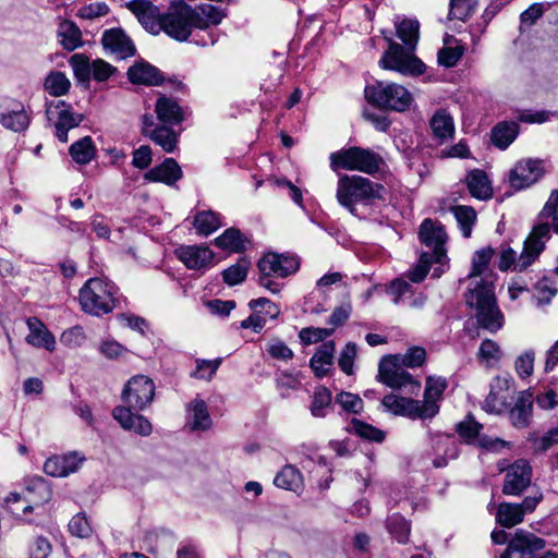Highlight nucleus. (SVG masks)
Instances as JSON below:
<instances>
[{
    "instance_id": "nucleus-1",
    "label": "nucleus",
    "mask_w": 558,
    "mask_h": 558,
    "mask_svg": "<svg viewBox=\"0 0 558 558\" xmlns=\"http://www.w3.org/2000/svg\"><path fill=\"white\" fill-rule=\"evenodd\" d=\"M493 255L494 250L489 246L474 253L468 276L470 284L465 293V302L475 310L478 326L496 333L504 326V315L496 301L495 275L488 270Z\"/></svg>"
},
{
    "instance_id": "nucleus-2",
    "label": "nucleus",
    "mask_w": 558,
    "mask_h": 558,
    "mask_svg": "<svg viewBox=\"0 0 558 558\" xmlns=\"http://www.w3.org/2000/svg\"><path fill=\"white\" fill-rule=\"evenodd\" d=\"M155 396L154 381L144 375H136L128 380L122 391V400L126 404L113 409L112 415L125 430L141 436H149L153 432L151 423L143 415L132 410L143 411L148 407Z\"/></svg>"
},
{
    "instance_id": "nucleus-3",
    "label": "nucleus",
    "mask_w": 558,
    "mask_h": 558,
    "mask_svg": "<svg viewBox=\"0 0 558 558\" xmlns=\"http://www.w3.org/2000/svg\"><path fill=\"white\" fill-rule=\"evenodd\" d=\"M384 192L380 183L356 174H344L338 181L336 197L341 206L357 215V205H372L383 198Z\"/></svg>"
},
{
    "instance_id": "nucleus-4",
    "label": "nucleus",
    "mask_w": 558,
    "mask_h": 558,
    "mask_svg": "<svg viewBox=\"0 0 558 558\" xmlns=\"http://www.w3.org/2000/svg\"><path fill=\"white\" fill-rule=\"evenodd\" d=\"M550 239V229L546 223L534 226L524 241L523 250L518 256L511 247H505L499 255L498 268L501 271L512 269L523 271L530 267L545 248V243Z\"/></svg>"
},
{
    "instance_id": "nucleus-5",
    "label": "nucleus",
    "mask_w": 558,
    "mask_h": 558,
    "mask_svg": "<svg viewBox=\"0 0 558 558\" xmlns=\"http://www.w3.org/2000/svg\"><path fill=\"white\" fill-rule=\"evenodd\" d=\"M117 287L113 282L90 278L80 289V304L85 313L101 316L112 312L117 305Z\"/></svg>"
},
{
    "instance_id": "nucleus-6",
    "label": "nucleus",
    "mask_w": 558,
    "mask_h": 558,
    "mask_svg": "<svg viewBox=\"0 0 558 558\" xmlns=\"http://www.w3.org/2000/svg\"><path fill=\"white\" fill-rule=\"evenodd\" d=\"M383 158L371 149L350 147L330 155V166L333 170L345 169L361 171L367 174L377 172Z\"/></svg>"
},
{
    "instance_id": "nucleus-7",
    "label": "nucleus",
    "mask_w": 558,
    "mask_h": 558,
    "mask_svg": "<svg viewBox=\"0 0 558 558\" xmlns=\"http://www.w3.org/2000/svg\"><path fill=\"white\" fill-rule=\"evenodd\" d=\"M365 97L368 102L379 108L403 112L410 108L413 98L409 90L396 83L377 82L365 87Z\"/></svg>"
},
{
    "instance_id": "nucleus-8",
    "label": "nucleus",
    "mask_w": 558,
    "mask_h": 558,
    "mask_svg": "<svg viewBox=\"0 0 558 558\" xmlns=\"http://www.w3.org/2000/svg\"><path fill=\"white\" fill-rule=\"evenodd\" d=\"M51 497L52 492L49 484L44 478L37 477L29 482L23 496L17 493H11L7 497L5 502L13 514L21 515L43 507Z\"/></svg>"
},
{
    "instance_id": "nucleus-9",
    "label": "nucleus",
    "mask_w": 558,
    "mask_h": 558,
    "mask_svg": "<svg viewBox=\"0 0 558 558\" xmlns=\"http://www.w3.org/2000/svg\"><path fill=\"white\" fill-rule=\"evenodd\" d=\"M161 32L178 41H186L192 34L190 5L185 2H174L162 13Z\"/></svg>"
},
{
    "instance_id": "nucleus-10",
    "label": "nucleus",
    "mask_w": 558,
    "mask_h": 558,
    "mask_svg": "<svg viewBox=\"0 0 558 558\" xmlns=\"http://www.w3.org/2000/svg\"><path fill=\"white\" fill-rule=\"evenodd\" d=\"M378 379L393 389L408 388L410 393H416L421 387L420 383L404 371L398 359L393 356L381 359L378 365Z\"/></svg>"
},
{
    "instance_id": "nucleus-11",
    "label": "nucleus",
    "mask_w": 558,
    "mask_h": 558,
    "mask_svg": "<svg viewBox=\"0 0 558 558\" xmlns=\"http://www.w3.org/2000/svg\"><path fill=\"white\" fill-rule=\"evenodd\" d=\"M545 547V541L532 533L519 530L509 542L507 550L500 558H556L551 551L539 556L537 553Z\"/></svg>"
},
{
    "instance_id": "nucleus-12",
    "label": "nucleus",
    "mask_w": 558,
    "mask_h": 558,
    "mask_svg": "<svg viewBox=\"0 0 558 558\" xmlns=\"http://www.w3.org/2000/svg\"><path fill=\"white\" fill-rule=\"evenodd\" d=\"M379 64L383 69L402 74H421L424 71V64L420 59L393 41H390L389 49L379 60Z\"/></svg>"
},
{
    "instance_id": "nucleus-13",
    "label": "nucleus",
    "mask_w": 558,
    "mask_h": 558,
    "mask_svg": "<svg viewBox=\"0 0 558 558\" xmlns=\"http://www.w3.org/2000/svg\"><path fill=\"white\" fill-rule=\"evenodd\" d=\"M545 172V160L537 158L522 159L510 170L509 183L514 190H523L536 183Z\"/></svg>"
},
{
    "instance_id": "nucleus-14",
    "label": "nucleus",
    "mask_w": 558,
    "mask_h": 558,
    "mask_svg": "<svg viewBox=\"0 0 558 558\" xmlns=\"http://www.w3.org/2000/svg\"><path fill=\"white\" fill-rule=\"evenodd\" d=\"M0 124L13 132H23L31 124V114L25 105L16 98H0Z\"/></svg>"
},
{
    "instance_id": "nucleus-15",
    "label": "nucleus",
    "mask_w": 558,
    "mask_h": 558,
    "mask_svg": "<svg viewBox=\"0 0 558 558\" xmlns=\"http://www.w3.org/2000/svg\"><path fill=\"white\" fill-rule=\"evenodd\" d=\"M46 114L49 120L56 119V136L62 143L68 142V132L83 121V116L73 112L71 105L63 100L48 104Z\"/></svg>"
},
{
    "instance_id": "nucleus-16",
    "label": "nucleus",
    "mask_w": 558,
    "mask_h": 558,
    "mask_svg": "<svg viewBox=\"0 0 558 558\" xmlns=\"http://www.w3.org/2000/svg\"><path fill=\"white\" fill-rule=\"evenodd\" d=\"M513 392V379L509 375L496 376L492 380L490 391L483 403V409L492 414L505 412L512 399Z\"/></svg>"
},
{
    "instance_id": "nucleus-17",
    "label": "nucleus",
    "mask_w": 558,
    "mask_h": 558,
    "mask_svg": "<svg viewBox=\"0 0 558 558\" xmlns=\"http://www.w3.org/2000/svg\"><path fill=\"white\" fill-rule=\"evenodd\" d=\"M447 388V381L442 377L428 376L425 383L423 400H418L422 420L435 417L440 409V401Z\"/></svg>"
},
{
    "instance_id": "nucleus-18",
    "label": "nucleus",
    "mask_w": 558,
    "mask_h": 558,
    "mask_svg": "<svg viewBox=\"0 0 558 558\" xmlns=\"http://www.w3.org/2000/svg\"><path fill=\"white\" fill-rule=\"evenodd\" d=\"M447 234L441 225L425 219L420 227V240L426 246L432 248L430 256L434 257L436 264H442V259L446 257V250L444 244L446 242Z\"/></svg>"
},
{
    "instance_id": "nucleus-19",
    "label": "nucleus",
    "mask_w": 558,
    "mask_h": 558,
    "mask_svg": "<svg viewBox=\"0 0 558 558\" xmlns=\"http://www.w3.org/2000/svg\"><path fill=\"white\" fill-rule=\"evenodd\" d=\"M531 480V465L525 460H518L506 471L502 493L505 495L518 496L529 487Z\"/></svg>"
},
{
    "instance_id": "nucleus-20",
    "label": "nucleus",
    "mask_w": 558,
    "mask_h": 558,
    "mask_svg": "<svg viewBox=\"0 0 558 558\" xmlns=\"http://www.w3.org/2000/svg\"><path fill=\"white\" fill-rule=\"evenodd\" d=\"M483 425L476 422L472 416L465 417L457 424L456 430L459 436L468 444H476L482 448L488 450H497L506 445V442L498 438H489L481 435Z\"/></svg>"
},
{
    "instance_id": "nucleus-21",
    "label": "nucleus",
    "mask_w": 558,
    "mask_h": 558,
    "mask_svg": "<svg viewBox=\"0 0 558 558\" xmlns=\"http://www.w3.org/2000/svg\"><path fill=\"white\" fill-rule=\"evenodd\" d=\"M175 255L189 269L205 270L215 265V254L205 245H182Z\"/></svg>"
},
{
    "instance_id": "nucleus-22",
    "label": "nucleus",
    "mask_w": 558,
    "mask_h": 558,
    "mask_svg": "<svg viewBox=\"0 0 558 558\" xmlns=\"http://www.w3.org/2000/svg\"><path fill=\"white\" fill-rule=\"evenodd\" d=\"M126 8L136 16L142 26L150 34L157 35L161 32L162 13L158 8L147 0H132Z\"/></svg>"
},
{
    "instance_id": "nucleus-23",
    "label": "nucleus",
    "mask_w": 558,
    "mask_h": 558,
    "mask_svg": "<svg viewBox=\"0 0 558 558\" xmlns=\"http://www.w3.org/2000/svg\"><path fill=\"white\" fill-rule=\"evenodd\" d=\"M258 269L262 275L284 278L299 269V262L295 257L268 253L259 259Z\"/></svg>"
},
{
    "instance_id": "nucleus-24",
    "label": "nucleus",
    "mask_w": 558,
    "mask_h": 558,
    "mask_svg": "<svg viewBox=\"0 0 558 558\" xmlns=\"http://www.w3.org/2000/svg\"><path fill=\"white\" fill-rule=\"evenodd\" d=\"M106 51L117 59H126L135 54L133 40L121 28H111L104 33L101 38Z\"/></svg>"
},
{
    "instance_id": "nucleus-25",
    "label": "nucleus",
    "mask_w": 558,
    "mask_h": 558,
    "mask_svg": "<svg viewBox=\"0 0 558 558\" xmlns=\"http://www.w3.org/2000/svg\"><path fill=\"white\" fill-rule=\"evenodd\" d=\"M84 460L85 458L77 452L54 456L46 460L44 471L47 475L53 477H65L76 472Z\"/></svg>"
},
{
    "instance_id": "nucleus-26",
    "label": "nucleus",
    "mask_w": 558,
    "mask_h": 558,
    "mask_svg": "<svg viewBox=\"0 0 558 558\" xmlns=\"http://www.w3.org/2000/svg\"><path fill=\"white\" fill-rule=\"evenodd\" d=\"M190 14L192 27L198 29L217 26L227 16L226 10L209 3H202L196 7L190 5Z\"/></svg>"
},
{
    "instance_id": "nucleus-27",
    "label": "nucleus",
    "mask_w": 558,
    "mask_h": 558,
    "mask_svg": "<svg viewBox=\"0 0 558 558\" xmlns=\"http://www.w3.org/2000/svg\"><path fill=\"white\" fill-rule=\"evenodd\" d=\"M381 405L386 411L395 415L407 416L411 420H422L418 400L390 393L383 398Z\"/></svg>"
},
{
    "instance_id": "nucleus-28",
    "label": "nucleus",
    "mask_w": 558,
    "mask_h": 558,
    "mask_svg": "<svg viewBox=\"0 0 558 558\" xmlns=\"http://www.w3.org/2000/svg\"><path fill=\"white\" fill-rule=\"evenodd\" d=\"M26 324L29 330L26 336L28 344L38 349H46L49 352L54 351L56 338L39 318L29 317Z\"/></svg>"
},
{
    "instance_id": "nucleus-29",
    "label": "nucleus",
    "mask_w": 558,
    "mask_h": 558,
    "mask_svg": "<svg viewBox=\"0 0 558 558\" xmlns=\"http://www.w3.org/2000/svg\"><path fill=\"white\" fill-rule=\"evenodd\" d=\"M182 178V170L173 158H166L162 163L151 168L144 174L149 182H161L167 185L175 184Z\"/></svg>"
},
{
    "instance_id": "nucleus-30",
    "label": "nucleus",
    "mask_w": 558,
    "mask_h": 558,
    "mask_svg": "<svg viewBox=\"0 0 558 558\" xmlns=\"http://www.w3.org/2000/svg\"><path fill=\"white\" fill-rule=\"evenodd\" d=\"M186 424L192 430H207L211 426V418L207 404L202 399H194L186 405Z\"/></svg>"
},
{
    "instance_id": "nucleus-31",
    "label": "nucleus",
    "mask_w": 558,
    "mask_h": 558,
    "mask_svg": "<svg viewBox=\"0 0 558 558\" xmlns=\"http://www.w3.org/2000/svg\"><path fill=\"white\" fill-rule=\"evenodd\" d=\"M336 351L333 341H326L319 345L310 361V366L317 377H324L333 365Z\"/></svg>"
},
{
    "instance_id": "nucleus-32",
    "label": "nucleus",
    "mask_w": 558,
    "mask_h": 558,
    "mask_svg": "<svg viewBox=\"0 0 558 558\" xmlns=\"http://www.w3.org/2000/svg\"><path fill=\"white\" fill-rule=\"evenodd\" d=\"M128 77L133 84L159 85L162 75L159 70L146 62H138L128 70Z\"/></svg>"
},
{
    "instance_id": "nucleus-33",
    "label": "nucleus",
    "mask_w": 558,
    "mask_h": 558,
    "mask_svg": "<svg viewBox=\"0 0 558 558\" xmlns=\"http://www.w3.org/2000/svg\"><path fill=\"white\" fill-rule=\"evenodd\" d=\"M274 484L278 488L301 494L304 489L303 475L299 469L288 464L284 465L275 476Z\"/></svg>"
},
{
    "instance_id": "nucleus-34",
    "label": "nucleus",
    "mask_w": 558,
    "mask_h": 558,
    "mask_svg": "<svg viewBox=\"0 0 558 558\" xmlns=\"http://www.w3.org/2000/svg\"><path fill=\"white\" fill-rule=\"evenodd\" d=\"M60 45L68 51H73L83 46L82 32L72 21L63 20L57 31Z\"/></svg>"
},
{
    "instance_id": "nucleus-35",
    "label": "nucleus",
    "mask_w": 558,
    "mask_h": 558,
    "mask_svg": "<svg viewBox=\"0 0 558 558\" xmlns=\"http://www.w3.org/2000/svg\"><path fill=\"white\" fill-rule=\"evenodd\" d=\"M430 129L433 135L439 144L451 140L454 134V123L452 117L446 110H438L430 119Z\"/></svg>"
},
{
    "instance_id": "nucleus-36",
    "label": "nucleus",
    "mask_w": 558,
    "mask_h": 558,
    "mask_svg": "<svg viewBox=\"0 0 558 558\" xmlns=\"http://www.w3.org/2000/svg\"><path fill=\"white\" fill-rule=\"evenodd\" d=\"M466 184L471 195L478 199H488L493 195V189L487 174L480 169L469 172Z\"/></svg>"
},
{
    "instance_id": "nucleus-37",
    "label": "nucleus",
    "mask_w": 558,
    "mask_h": 558,
    "mask_svg": "<svg viewBox=\"0 0 558 558\" xmlns=\"http://www.w3.org/2000/svg\"><path fill=\"white\" fill-rule=\"evenodd\" d=\"M533 401L530 395L519 396L514 407L510 410L511 424L517 428L529 426L532 420Z\"/></svg>"
},
{
    "instance_id": "nucleus-38",
    "label": "nucleus",
    "mask_w": 558,
    "mask_h": 558,
    "mask_svg": "<svg viewBox=\"0 0 558 558\" xmlns=\"http://www.w3.org/2000/svg\"><path fill=\"white\" fill-rule=\"evenodd\" d=\"M155 112L159 121L169 124H178L183 120L182 109L171 98L161 96L155 105Z\"/></svg>"
},
{
    "instance_id": "nucleus-39",
    "label": "nucleus",
    "mask_w": 558,
    "mask_h": 558,
    "mask_svg": "<svg viewBox=\"0 0 558 558\" xmlns=\"http://www.w3.org/2000/svg\"><path fill=\"white\" fill-rule=\"evenodd\" d=\"M495 515L496 522L506 529L520 524L524 519L519 505L512 502L499 504Z\"/></svg>"
},
{
    "instance_id": "nucleus-40",
    "label": "nucleus",
    "mask_w": 558,
    "mask_h": 558,
    "mask_svg": "<svg viewBox=\"0 0 558 558\" xmlns=\"http://www.w3.org/2000/svg\"><path fill=\"white\" fill-rule=\"evenodd\" d=\"M332 408V393L324 386H319L315 389L312 402L310 405V412L312 416L317 418L326 417Z\"/></svg>"
},
{
    "instance_id": "nucleus-41",
    "label": "nucleus",
    "mask_w": 558,
    "mask_h": 558,
    "mask_svg": "<svg viewBox=\"0 0 558 558\" xmlns=\"http://www.w3.org/2000/svg\"><path fill=\"white\" fill-rule=\"evenodd\" d=\"M246 238L239 229L229 228L222 234L215 239V245L233 253H240L245 250Z\"/></svg>"
},
{
    "instance_id": "nucleus-42",
    "label": "nucleus",
    "mask_w": 558,
    "mask_h": 558,
    "mask_svg": "<svg viewBox=\"0 0 558 558\" xmlns=\"http://www.w3.org/2000/svg\"><path fill=\"white\" fill-rule=\"evenodd\" d=\"M504 356L500 345L492 340L484 339L477 351V360L486 367H496Z\"/></svg>"
},
{
    "instance_id": "nucleus-43",
    "label": "nucleus",
    "mask_w": 558,
    "mask_h": 558,
    "mask_svg": "<svg viewBox=\"0 0 558 558\" xmlns=\"http://www.w3.org/2000/svg\"><path fill=\"white\" fill-rule=\"evenodd\" d=\"M518 135V124L514 122L498 123L492 131V142L500 149H506Z\"/></svg>"
},
{
    "instance_id": "nucleus-44",
    "label": "nucleus",
    "mask_w": 558,
    "mask_h": 558,
    "mask_svg": "<svg viewBox=\"0 0 558 558\" xmlns=\"http://www.w3.org/2000/svg\"><path fill=\"white\" fill-rule=\"evenodd\" d=\"M70 155L72 159L80 165L90 162L96 156V148L93 140L85 136L70 146Z\"/></svg>"
},
{
    "instance_id": "nucleus-45",
    "label": "nucleus",
    "mask_w": 558,
    "mask_h": 558,
    "mask_svg": "<svg viewBox=\"0 0 558 558\" xmlns=\"http://www.w3.org/2000/svg\"><path fill=\"white\" fill-rule=\"evenodd\" d=\"M222 226L219 214L211 210L198 213L194 218V227L198 234L209 235Z\"/></svg>"
},
{
    "instance_id": "nucleus-46",
    "label": "nucleus",
    "mask_w": 558,
    "mask_h": 558,
    "mask_svg": "<svg viewBox=\"0 0 558 558\" xmlns=\"http://www.w3.org/2000/svg\"><path fill=\"white\" fill-rule=\"evenodd\" d=\"M397 36L404 45L413 50L418 41L420 23L416 20L404 19L396 23Z\"/></svg>"
},
{
    "instance_id": "nucleus-47",
    "label": "nucleus",
    "mask_w": 558,
    "mask_h": 558,
    "mask_svg": "<svg viewBox=\"0 0 558 558\" xmlns=\"http://www.w3.org/2000/svg\"><path fill=\"white\" fill-rule=\"evenodd\" d=\"M347 430L357 435L363 439L375 442L384 441L386 436L385 432H383L381 429L357 418H353L350 422L349 426L347 427Z\"/></svg>"
},
{
    "instance_id": "nucleus-48",
    "label": "nucleus",
    "mask_w": 558,
    "mask_h": 558,
    "mask_svg": "<svg viewBox=\"0 0 558 558\" xmlns=\"http://www.w3.org/2000/svg\"><path fill=\"white\" fill-rule=\"evenodd\" d=\"M149 138L166 153L174 151L178 144V134L171 128L165 125L155 128Z\"/></svg>"
},
{
    "instance_id": "nucleus-49",
    "label": "nucleus",
    "mask_w": 558,
    "mask_h": 558,
    "mask_svg": "<svg viewBox=\"0 0 558 558\" xmlns=\"http://www.w3.org/2000/svg\"><path fill=\"white\" fill-rule=\"evenodd\" d=\"M44 86L51 96L60 97L69 92L71 82L64 73L53 71L46 77Z\"/></svg>"
},
{
    "instance_id": "nucleus-50",
    "label": "nucleus",
    "mask_w": 558,
    "mask_h": 558,
    "mask_svg": "<svg viewBox=\"0 0 558 558\" xmlns=\"http://www.w3.org/2000/svg\"><path fill=\"white\" fill-rule=\"evenodd\" d=\"M538 217L541 219H550V222H545L550 233L558 234V190H553L544 207L542 208Z\"/></svg>"
},
{
    "instance_id": "nucleus-51",
    "label": "nucleus",
    "mask_w": 558,
    "mask_h": 558,
    "mask_svg": "<svg viewBox=\"0 0 558 558\" xmlns=\"http://www.w3.org/2000/svg\"><path fill=\"white\" fill-rule=\"evenodd\" d=\"M251 263L246 258H240L222 272L223 281L228 286H235L245 280Z\"/></svg>"
},
{
    "instance_id": "nucleus-52",
    "label": "nucleus",
    "mask_w": 558,
    "mask_h": 558,
    "mask_svg": "<svg viewBox=\"0 0 558 558\" xmlns=\"http://www.w3.org/2000/svg\"><path fill=\"white\" fill-rule=\"evenodd\" d=\"M452 213L457 219L464 238H470L472 226L476 219L475 210L469 206H454Z\"/></svg>"
},
{
    "instance_id": "nucleus-53",
    "label": "nucleus",
    "mask_w": 558,
    "mask_h": 558,
    "mask_svg": "<svg viewBox=\"0 0 558 558\" xmlns=\"http://www.w3.org/2000/svg\"><path fill=\"white\" fill-rule=\"evenodd\" d=\"M387 529L389 533L399 542L407 543L410 535L409 522L399 514H392L387 520Z\"/></svg>"
},
{
    "instance_id": "nucleus-54",
    "label": "nucleus",
    "mask_w": 558,
    "mask_h": 558,
    "mask_svg": "<svg viewBox=\"0 0 558 558\" xmlns=\"http://www.w3.org/2000/svg\"><path fill=\"white\" fill-rule=\"evenodd\" d=\"M335 402L343 412L349 414H359L364 408L363 400L357 395L348 391L339 392L336 396Z\"/></svg>"
},
{
    "instance_id": "nucleus-55",
    "label": "nucleus",
    "mask_w": 558,
    "mask_h": 558,
    "mask_svg": "<svg viewBox=\"0 0 558 558\" xmlns=\"http://www.w3.org/2000/svg\"><path fill=\"white\" fill-rule=\"evenodd\" d=\"M478 0H450L449 16L465 21L475 11Z\"/></svg>"
},
{
    "instance_id": "nucleus-56",
    "label": "nucleus",
    "mask_w": 558,
    "mask_h": 558,
    "mask_svg": "<svg viewBox=\"0 0 558 558\" xmlns=\"http://www.w3.org/2000/svg\"><path fill=\"white\" fill-rule=\"evenodd\" d=\"M70 65L73 69V73L77 81L80 82H88L92 73V63H89L88 58L83 53H74L70 60Z\"/></svg>"
},
{
    "instance_id": "nucleus-57",
    "label": "nucleus",
    "mask_w": 558,
    "mask_h": 558,
    "mask_svg": "<svg viewBox=\"0 0 558 558\" xmlns=\"http://www.w3.org/2000/svg\"><path fill=\"white\" fill-rule=\"evenodd\" d=\"M437 446L438 449H444L445 457H439L434 460V465L436 468H442L447 465V459H456L458 457V446L454 441V439L450 436H440Z\"/></svg>"
},
{
    "instance_id": "nucleus-58",
    "label": "nucleus",
    "mask_w": 558,
    "mask_h": 558,
    "mask_svg": "<svg viewBox=\"0 0 558 558\" xmlns=\"http://www.w3.org/2000/svg\"><path fill=\"white\" fill-rule=\"evenodd\" d=\"M557 288L551 280L543 278L535 284V300L537 305H545L556 295Z\"/></svg>"
},
{
    "instance_id": "nucleus-59",
    "label": "nucleus",
    "mask_w": 558,
    "mask_h": 558,
    "mask_svg": "<svg viewBox=\"0 0 558 558\" xmlns=\"http://www.w3.org/2000/svg\"><path fill=\"white\" fill-rule=\"evenodd\" d=\"M332 331V328L307 327L300 330L299 338L303 344L308 345L326 339Z\"/></svg>"
},
{
    "instance_id": "nucleus-60",
    "label": "nucleus",
    "mask_w": 558,
    "mask_h": 558,
    "mask_svg": "<svg viewBox=\"0 0 558 558\" xmlns=\"http://www.w3.org/2000/svg\"><path fill=\"white\" fill-rule=\"evenodd\" d=\"M109 13V7L105 2H95L81 7L76 16L83 20H95L106 16Z\"/></svg>"
},
{
    "instance_id": "nucleus-61",
    "label": "nucleus",
    "mask_w": 558,
    "mask_h": 558,
    "mask_svg": "<svg viewBox=\"0 0 558 558\" xmlns=\"http://www.w3.org/2000/svg\"><path fill=\"white\" fill-rule=\"evenodd\" d=\"M534 360L535 353L532 350H529L517 357L514 367L519 377L526 378L532 375L534 369Z\"/></svg>"
},
{
    "instance_id": "nucleus-62",
    "label": "nucleus",
    "mask_w": 558,
    "mask_h": 558,
    "mask_svg": "<svg viewBox=\"0 0 558 558\" xmlns=\"http://www.w3.org/2000/svg\"><path fill=\"white\" fill-rule=\"evenodd\" d=\"M432 263H435L433 256L429 253H422L417 265L410 271L409 278L412 282H421L426 277Z\"/></svg>"
},
{
    "instance_id": "nucleus-63",
    "label": "nucleus",
    "mask_w": 558,
    "mask_h": 558,
    "mask_svg": "<svg viewBox=\"0 0 558 558\" xmlns=\"http://www.w3.org/2000/svg\"><path fill=\"white\" fill-rule=\"evenodd\" d=\"M69 531L72 535L84 538L92 534V527L85 514L77 513L69 522Z\"/></svg>"
},
{
    "instance_id": "nucleus-64",
    "label": "nucleus",
    "mask_w": 558,
    "mask_h": 558,
    "mask_svg": "<svg viewBox=\"0 0 558 558\" xmlns=\"http://www.w3.org/2000/svg\"><path fill=\"white\" fill-rule=\"evenodd\" d=\"M267 352L272 359L286 362L293 357V351L280 339L269 341Z\"/></svg>"
}]
</instances>
